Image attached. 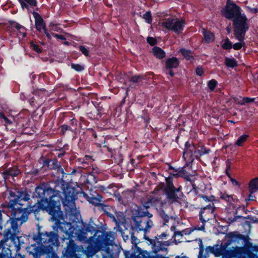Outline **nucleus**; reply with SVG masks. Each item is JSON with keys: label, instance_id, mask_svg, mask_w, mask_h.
Returning <instances> with one entry per match:
<instances>
[{"label": "nucleus", "instance_id": "f257e3e1", "mask_svg": "<svg viewBox=\"0 0 258 258\" xmlns=\"http://www.w3.org/2000/svg\"><path fill=\"white\" fill-rule=\"evenodd\" d=\"M240 238V234L229 233L226 236L225 242L220 245L215 244L213 246L207 247L205 253H204V248L201 242L198 258H207L209 253H213L217 257L223 255L222 258H246L247 249L245 247L236 246Z\"/></svg>", "mask_w": 258, "mask_h": 258}, {"label": "nucleus", "instance_id": "f03ea898", "mask_svg": "<svg viewBox=\"0 0 258 258\" xmlns=\"http://www.w3.org/2000/svg\"><path fill=\"white\" fill-rule=\"evenodd\" d=\"M82 225L83 227L81 228L79 226L75 227L70 223L60 222L57 220L55 225L52 227V229L54 231H57L59 228L62 232L65 233L68 239L77 238L80 241H84L88 239L87 233H93L96 231V225L91 220L88 223H83Z\"/></svg>", "mask_w": 258, "mask_h": 258}, {"label": "nucleus", "instance_id": "7ed1b4c3", "mask_svg": "<svg viewBox=\"0 0 258 258\" xmlns=\"http://www.w3.org/2000/svg\"><path fill=\"white\" fill-rule=\"evenodd\" d=\"M43 202L36 203L34 206H29L27 208L22 209V207L17 205L16 202H9L7 205L9 214L8 219L10 218L11 221H15L17 223L20 222V224L22 225L27 220L30 213L38 212L41 209L46 208V206L43 204Z\"/></svg>", "mask_w": 258, "mask_h": 258}, {"label": "nucleus", "instance_id": "20e7f679", "mask_svg": "<svg viewBox=\"0 0 258 258\" xmlns=\"http://www.w3.org/2000/svg\"><path fill=\"white\" fill-rule=\"evenodd\" d=\"M59 236L54 232L39 233L34 235V239L39 247H35L34 252H31L34 257L38 258L44 253V248L52 247L58 242Z\"/></svg>", "mask_w": 258, "mask_h": 258}, {"label": "nucleus", "instance_id": "39448f33", "mask_svg": "<svg viewBox=\"0 0 258 258\" xmlns=\"http://www.w3.org/2000/svg\"><path fill=\"white\" fill-rule=\"evenodd\" d=\"M221 14L226 18L233 20L234 28L236 24L248 26L247 18L244 14H241L240 8L234 3L227 2L226 6L221 10Z\"/></svg>", "mask_w": 258, "mask_h": 258}, {"label": "nucleus", "instance_id": "423d86ee", "mask_svg": "<svg viewBox=\"0 0 258 258\" xmlns=\"http://www.w3.org/2000/svg\"><path fill=\"white\" fill-rule=\"evenodd\" d=\"M138 214H139V217L134 219L135 228L138 231H144V238L150 240L149 238L146 236V233L149 231L153 226V222L150 219L152 217V214L147 211L143 212L142 209L139 210Z\"/></svg>", "mask_w": 258, "mask_h": 258}, {"label": "nucleus", "instance_id": "0eeeda50", "mask_svg": "<svg viewBox=\"0 0 258 258\" xmlns=\"http://www.w3.org/2000/svg\"><path fill=\"white\" fill-rule=\"evenodd\" d=\"M49 192H51V189H44L41 186H37L35 189L36 196H38L42 199L37 203L44 202L43 204L44 206H46V208L45 209H41V210H46L48 212L49 214L52 216H54L56 213H58L59 207L58 206H54V207L52 208L50 206V202L52 201V199L54 196H50L48 198H47L46 196V194H48Z\"/></svg>", "mask_w": 258, "mask_h": 258}, {"label": "nucleus", "instance_id": "6e6552de", "mask_svg": "<svg viewBox=\"0 0 258 258\" xmlns=\"http://www.w3.org/2000/svg\"><path fill=\"white\" fill-rule=\"evenodd\" d=\"M3 229L4 240L5 242L10 239L14 240L20 232L18 223H17L15 221H11L10 218H8L6 222L3 221L2 230Z\"/></svg>", "mask_w": 258, "mask_h": 258}, {"label": "nucleus", "instance_id": "1a4fd4ad", "mask_svg": "<svg viewBox=\"0 0 258 258\" xmlns=\"http://www.w3.org/2000/svg\"><path fill=\"white\" fill-rule=\"evenodd\" d=\"M103 236V241L106 246L101 249L103 258H114L113 255L116 247L113 244L115 238V233L107 232Z\"/></svg>", "mask_w": 258, "mask_h": 258}, {"label": "nucleus", "instance_id": "9d476101", "mask_svg": "<svg viewBox=\"0 0 258 258\" xmlns=\"http://www.w3.org/2000/svg\"><path fill=\"white\" fill-rule=\"evenodd\" d=\"M167 236H169V235L166 233H162L159 235L156 236V239L153 241L150 239L149 241L152 245V249L154 252L167 251V249L166 247L170 245L171 242L169 240L160 241V239H163Z\"/></svg>", "mask_w": 258, "mask_h": 258}, {"label": "nucleus", "instance_id": "9b49d317", "mask_svg": "<svg viewBox=\"0 0 258 258\" xmlns=\"http://www.w3.org/2000/svg\"><path fill=\"white\" fill-rule=\"evenodd\" d=\"M248 29V26H245L241 24H236L234 28V34L236 39L239 42L235 43L232 47L235 50L240 49L244 45V36L245 33Z\"/></svg>", "mask_w": 258, "mask_h": 258}, {"label": "nucleus", "instance_id": "f8f14e48", "mask_svg": "<svg viewBox=\"0 0 258 258\" xmlns=\"http://www.w3.org/2000/svg\"><path fill=\"white\" fill-rule=\"evenodd\" d=\"M162 26L169 30L179 34L183 30L185 23L183 20L169 18L163 22Z\"/></svg>", "mask_w": 258, "mask_h": 258}, {"label": "nucleus", "instance_id": "ddd939ff", "mask_svg": "<svg viewBox=\"0 0 258 258\" xmlns=\"http://www.w3.org/2000/svg\"><path fill=\"white\" fill-rule=\"evenodd\" d=\"M64 198L62 199V204L69 210H72L75 208V200L76 194L72 188H68L63 191Z\"/></svg>", "mask_w": 258, "mask_h": 258}, {"label": "nucleus", "instance_id": "4468645a", "mask_svg": "<svg viewBox=\"0 0 258 258\" xmlns=\"http://www.w3.org/2000/svg\"><path fill=\"white\" fill-rule=\"evenodd\" d=\"M9 196V202H16L17 205L21 207L23 206L21 201H28L30 199V195L26 190H10Z\"/></svg>", "mask_w": 258, "mask_h": 258}, {"label": "nucleus", "instance_id": "2eb2a0df", "mask_svg": "<svg viewBox=\"0 0 258 258\" xmlns=\"http://www.w3.org/2000/svg\"><path fill=\"white\" fill-rule=\"evenodd\" d=\"M215 210L214 204L210 203L205 207L202 208L200 212V220L202 223L205 224L210 220L213 216Z\"/></svg>", "mask_w": 258, "mask_h": 258}, {"label": "nucleus", "instance_id": "dca6fc26", "mask_svg": "<svg viewBox=\"0 0 258 258\" xmlns=\"http://www.w3.org/2000/svg\"><path fill=\"white\" fill-rule=\"evenodd\" d=\"M197 147L193 144H190L186 142L185 145V149L183 152V158L185 160L192 161L194 158H196Z\"/></svg>", "mask_w": 258, "mask_h": 258}, {"label": "nucleus", "instance_id": "f3484780", "mask_svg": "<svg viewBox=\"0 0 258 258\" xmlns=\"http://www.w3.org/2000/svg\"><path fill=\"white\" fill-rule=\"evenodd\" d=\"M32 15H33L35 19L36 29L39 31H41L42 30H44V29H46L45 24L42 17L36 12H32Z\"/></svg>", "mask_w": 258, "mask_h": 258}, {"label": "nucleus", "instance_id": "a211bd4d", "mask_svg": "<svg viewBox=\"0 0 258 258\" xmlns=\"http://www.w3.org/2000/svg\"><path fill=\"white\" fill-rule=\"evenodd\" d=\"M11 28L17 33V36L19 39L25 37L26 30L23 26L17 23H14L11 24Z\"/></svg>", "mask_w": 258, "mask_h": 258}, {"label": "nucleus", "instance_id": "6ab92c4d", "mask_svg": "<svg viewBox=\"0 0 258 258\" xmlns=\"http://www.w3.org/2000/svg\"><path fill=\"white\" fill-rule=\"evenodd\" d=\"M94 239L95 237L94 236H90L88 239H87V240L83 241L89 244V245L87 247L86 250L84 251V253L87 256H92L96 252V250H95V246L92 244V243L93 241H94Z\"/></svg>", "mask_w": 258, "mask_h": 258}, {"label": "nucleus", "instance_id": "aec40b11", "mask_svg": "<svg viewBox=\"0 0 258 258\" xmlns=\"http://www.w3.org/2000/svg\"><path fill=\"white\" fill-rule=\"evenodd\" d=\"M135 258H154L150 256L149 253L143 250L139 247H136L133 253Z\"/></svg>", "mask_w": 258, "mask_h": 258}, {"label": "nucleus", "instance_id": "412c9836", "mask_svg": "<svg viewBox=\"0 0 258 258\" xmlns=\"http://www.w3.org/2000/svg\"><path fill=\"white\" fill-rule=\"evenodd\" d=\"M84 197H85L88 201L93 205L94 206L96 207H100V205L101 204L102 202V197L99 195L97 194V196L95 197L88 196L86 194L84 193Z\"/></svg>", "mask_w": 258, "mask_h": 258}, {"label": "nucleus", "instance_id": "4be33fe9", "mask_svg": "<svg viewBox=\"0 0 258 258\" xmlns=\"http://www.w3.org/2000/svg\"><path fill=\"white\" fill-rule=\"evenodd\" d=\"M20 173V171L16 168H10L3 172L4 178L5 180L8 179L10 176H16Z\"/></svg>", "mask_w": 258, "mask_h": 258}, {"label": "nucleus", "instance_id": "5701e85b", "mask_svg": "<svg viewBox=\"0 0 258 258\" xmlns=\"http://www.w3.org/2000/svg\"><path fill=\"white\" fill-rule=\"evenodd\" d=\"M45 90L44 89L35 90L33 93L36 97H33V99L36 102H39V104L41 103L45 97Z\"/></svg>", "mask_w": 258, "mask_h": 258}, {"label": "nucleus", "instance_id": "b1692460", "mask_svg": "<svg viewBox=\"0 0 258 258\" xmlns=\"http://www.w3.org/2000/svg\"><path fill=\"white\" fill-rule=\"evenodd\" d=\"M23 9H26L28 11H31L29 9L30 6H37L36 0H18Z\"/></svg>", "mask_w": 258, "mask_h": 258}, {"label": "nucleus", "instance_id": "393cba45", "mask_svg": "<svg viewBox=\"0 0 258 258\" xmlns=\"http://www.w3.org/2000/svg\"><path fill=\"white\" fill-rule=\"evenodd\" d=\"M210 152L211 150L209 148H206L204 146L199 145L198 148H196V159H198L204 155L208 154Z\"/></svg>", "mask_w": 258, "mask_h": 258}, {"label": "nucleus", "instance_id": "a878e982", "mask_svg": "<svg viewBox=\"0 0 258 258\" xmlns=\"http://www.w3.org/2000/svg\"><path fill=\"white\" fill-rule=\"evenodd\" d=\"M44 166L50 169H57L60 167V163L56 159L47 160L44 162Z\"/></svg>", "mask_w": 258, "mask_h": 258}, {"label": "nucleus", "instance_id": "bb28decb", "mask_svg": "<svg viewBox=\"0 0 258 258\" xmlns=\"http://www.w3.org/2000/svg\"><path fill=\"white\" fill-rule=\"evenodd\" d=\"M178 60L174 57L167 59L166 61V66L167 69L175 68L178 66Z\"/></svg>", "mask_w": 258, "mask_h": 258}, {"label": "nucleus", "instance_id": "cd10ccee", "mask_svg": "<svg viewBox=\"0 0 258 258\" xmlns=\"http://www.w3.org/2000/svg\"><path fill=\"white\" fill-rule=\"evenodd\" d=\"M153 54L158 59H162L165 56V51L160 47L155 46L152 49Z\"/></svg>", "mask_w": 258, "mask_h": 258}, {"label": "nucleus", "instance_id": "c85d7f7f", "mask_svg": "<svg viewBox=\"0 0 258 258\" xmlns=\"http://www.w3.org/2000/svg\"><path fill=\"white\" fill-rule=\"evenodd\" d=\"M145 80V77L143 75H138L132 76L130 80V81L137 86H140L143 85V81Z\"/></svg>", "mask_w": 258, "mask_h": 258}, {"label": "nucleus", "instance_id": "c756f323", "mask_svg": "<svg viewBox=\"0 0 258 258\" xmlns=\"http://www.w3.org/2000/svg\"><path fill=\"white\" fill-rule=\"evenodd\" d=\"M219 197L221 199L226 201L230 204H233L234 202L232 195H229L225 191L220 192Z\"/></svg>", "mask_w": 258, "mask_h": 258}, {"label": "nucleus", "instance_id": "7c9ffc66", "mask_svg": "<svg viewBox=\"0 0 258 258\" xmlns=\"http://www.w3.org/2000/svg\"><path fill=\"white\" fill-rule=\"evenodd\" d=\"M203 34L204 35V40L206 42L209 43L213 41L214 39V35L210 31H207L205 29H203Z\"/></svg>", "mask_w": 258, "mask_h": 258}, {"label": "nucleus", "instance_id": "2f4dec72", "mask_svg": "<svg viewBox=\"0 0 258 258\" xmlns=\"http://www.w3.org/2000/svg\"><path fill=\"white\" fill-rule=\"evenodd\" d=\"M116 218V226L119 227L121 225L123 224L125 222V217L123 214L120 212L115 214Z\"/></svg>", "mask_w": 258, "mask_h": 258}, {"label": "nucleus", "instance_id": "473e14b6", "mask_svg": "<svg viewBox=\"0 0 258 258\" xmlns=\"http://www.w3.org/2000/svg\"><path fill=\"white\" fill-rule=\"evenodd\" d=\"M249 188L251 193L255 192L258 189V178H255L250 181Z\"/></svg>", "mask_w": 258, "mask_h": 258}, {"label": "nucleus", "instance_id": "72a5a7b5", "mask_svg": "<svg viewBox=\"0 0 258 258\" xmlns=\"http://www.w3.org/2000/svg\"><path fill=\"white\" fill-rule=\"evenodd\" d=\"M179 51H180L183 56L187 60H191L194 59L193 56L192 55V52L190 50H187L184 48H181Z\"/></svg>", "mask_w": 258, "mask_h": 258}, {"label": "nucleus", "instance_id": "f704fd0d", "mask_svg": "<svg viewBox=\"0 0 258 258\" xmlns=\"http://www.w3.org/2000/svg\"><path fill=\"white\" fill-rule=\"evenodd\" d=\"M179 189H172L171 190H166L167 198L171 200L172 201H175L177 199V196L175 192H178Z\"/></svg>", "mask_w": 258, "mask_h": 258}, {"label": "nucleus", "instance_id": "c9c22d12", "mask_svg": "<svg viewBox=\"0 0 258 258\" xmlns=\"http://www.w3.org/2000/svg\"><path fill=\"white\" fill-rule=\"evenodd\" d=\"M148 199L153 206H157L158 204H161V198L157 196H150Z\"/></svg>", "mask_w": 258, "mask_h": 258}, {"label": "nucleus", "instance_id": "e433bc0d", "mask_svg": "<svg viewBox=\"0 0 258 258\" xmlns=\"http://www.w3.org/2000/svg\"><path fill=\"white\" fill-rule=\"evenodd\" d=\"M166 182L167 184V186L165 188V190L167 191V190H176L177 188H175L173 184L172 178L171 177H168L166 178ZM178 189H179L178 188Z\"/></svg>", "mask_w": 258, "mask_h": 258}, {"label": "nucleus", "instance_id": "4c0bfd02", "mask_svg": "<svg viewBox=\"0 0 258 258\" xmlns=\"http://www.w3.org/2000/svg\"><path fill=\"white\" fill-rule=\"evenodd\" d=\"M225 63L226 66L231 68H234L237 65V61L234 58H226Z\"/></svg>", "mask_w": 258, "mask_h": 258}, {"label": "nucleus", "instance_id": "58836bf2", "mask_svg": "<svg viewBox=\"0 0 258 258\" xmlns=\"http://www.w3.org/2000/svg\"><path fill=\"white\" fill-rule=\"evenodd\" d=\"M248 137V136L247 135H242L240 136L235 143L236 145L238 146H241L242 144L247 140Z\"/></svg>", "mask_w": 258, "mask_h": 258}, {"label": "nucleus", "instance_id": "ea45409f", "mask_svg": "<svg viewBox=\"0 0 258 258\" xmlns=\"http://www.w3.org/2000/svg\"><path fill=\"white\" fill-rule=\"evenodd\" d=\"M79 48L80 51H81L85 56H88L89 55V50L87 47L85 46V45H80Z\"/></svg>", "mask_w": 258, "mask_h": 258}, {"label": "nucleus", "instance_id": "a19ab883", "mask_svg": "<svg viewBox=\"0 0 258 258\" xmlns=\"http://www.w3.org/2000/svg\"><path fill=\"white\" fill-rule=\"evenodd\" d=\"M222 47L225 49H229L232 47V44L228 39H226L222 44Z\"/></svg>", "mask_w": 258, "mask_h": 258}, {"label": "nucleus", "instance_id": "79ce46f5", "mask_svg": "<svg viewBox=\"0 0 258 258\" xmlns=\"http://www.w3.org/2000/svg\"><path fill=\"white\" fill-rule=\"evenodd\" d=\"M143 18L148 24L152 23L151 13L150 11L146 12L143 15Z\"/></svg>", "mask_w": 258, "mask_h": 258}, {"label": "nucleus", "instance_id": "37998d69", "mask_svg": "<svg viewBox=\"0 0 258 258\" xmlns=\"http://www.w3.org/2000/svg\"><path fill=\"white\" fill-rule=\"evenodd\" d=\"M159 216L164 220L165 223L168 222L170 217L164 211L159 212Z\"/></svg>", "mask_w": 258, "mask_h": 258}, {"label": "nucleus", "instance_id": "c03bdc74", "mask_svg": "<svg viewBox=\"0 0 258 258\" xmlns=\"http://www.w3.org/2000/svg\"><path fill=\"white\" fill-rule=\"evenodd\" d=\"M199 196L204 199L205 202H209V204L210 203H213V201L215 200V197L213 196L208 197L207 196L205 195H199Z\"/></svg>", "mask_w": 258, "mask_h": 258}, {"label": "nucleus", "instance_id": "a18cd8bd", "mask_svg": "<svg viewBox=\"0 0 258 258\" xmlns=\"http://www.w3.org/2000/svg\"><path fill=\"white\" fill-rule=\"evenodd\" d=\"M217 85V82L215 80H211L208 83V87L211 91L214 90Z\"/></svg>", "mask_w": 258, "mask_h": 258}, {"label": "nucleus", "instance_id": "49530a36", "mask_svg": "<svg viewBox=\"0 0 258 258\" xmlns=\"http://www.w3.org/2000/svg\"><path fill=\"white\" fill-rule=\"evenodd\" d=\"M130 233L131 237V242L136 247H137V244L139 242V240L136 238V236H135L133 231H131Z\"/></svg>", "mask_w": 258, "mask_h": 258}, {"label": "nucleus", "instance_id": "de8ad7c7", "mask_svg": "<svg viewBox=\"0 0 258 258\" xmlns=\"http://www.w3.org/2000/svg\"><path fill=\"white\" fill-rule=\"evenodd\" d=\"M71 67L72 69H73L75 70H76L77 71H78V72H81L84 69V66H81V65L78 64L72 63Z\"/></svg>", "mask_w": 258, "mask_h": 258}, {"label": "nucleus", "instance_id": "09e8293b", "mask_svg": "<svg viewBox=\"0 0 258 258\" xmlns=\"http://www.w3.org/2000/svg\"><path fill=\"white\" fill-rule=\"evenodd\" d=\"M152 206L153 205L151 204V203H150V201H149V200H148L144 204L143 208L141 207L139 209H138V210L142 209L143 211H147L148 212L147 209Z\"/></svg>", "mask_w": 258, "mask_h": 258}, {"label": "nucleus", "instance_id": "8fccbe9b", "mask_svg": "<svg viewBox=\"0 0 258 258\" xmlns=\"http://www.w3.org/2000/svg\"><path fill=\"white\" fill-rule=\"evenodd\" d=\"M30 47L38 53H40L41 52V49L39 48V45L35 44L33 42H31Z\"/></svg>", "mask_w": 258, "mask_h": 258}, {"label": "nucleus", "instance_id": "3c124183", "mask_svg": "<svg viewBox=\"0 0 258 258\" xmlns=\"http://www.w3.org/2000/svg\"><path fill=\"white\" fill-rule=\"evenodd\" d=\"M99 208H101V209L107 215V213H110L108 211L110 210V207H109L108 205H104L102 203L100 205Z\"/></svg>", "mask_w": 258, "mask_h": 258}, {"label": "nucleus", "instance_id": "603ef678", "mask_svg": "<svg viewBox=\"0 0 258 258\" xmlns=\"http://www.w3.org/2000/svg\"><path fill=\"white\" fill-rule=\"evenodd\" d=\"M230 169V161L229 160H228L226 161V173L227 176L230 178L231 177L230 173L229 172V170Z\"/></svg>", "mask_w": 258, "mask_h": 258}, {"label": "nucleus", "instance_id": "864d4df0", "mask_svg": "<svg viewBox=\"0 0 258 258\" xmlns=\"http://www.w3.org/2000/svg\"><path fill=\"white\" fill-rule=\"evenodd\" d=\"M254 99H255L253 98H248V97H244L242 99V100H243V101H244V102L240 103V104L242 105L245 103L252 102L254 101Z\"/></svg>", "mask_w": 258, "mask_h": 258}, {"label": "nucleus", "instance_id": "5fc2aeb1", "mask_svg": "<svg viewBox=\"0 0 258 258\" xmlns=\"http://www.w3.org/2000/svg\"><path fill=\"white\" fill-rule=\"evenodd\" d=\"M114 197L119 201L120 204H123L124 203L122 197L119 194H115L114 195Z\"/></svg>", "mask_w": 258, "mask_h": 258}, {"label": "nucleus", "instance_id": "6e6d98bb", "mask_svg": "<svg viewBox=\"0 0 258 258\" xmlns=\"http://www.w3.org/2000/svg\"><path fill=\"white\" fill-rule=\"evenodd\" d=\"M147 40L148 43L150 44L151 46H154L156 43V40L154 38L151 37H148Z\"/></svg>", "mask_w": 258, "mask_h": 258}, {"label": "nucleus", "instance_id": "4d7b16f0", "mask_svg": "<svg viewBox=\"0 0 258 258\" xmlns=\"http://www.w3.org/2000/svg\"><path fill=\"white\" fill-rule=\"evenodd\" d=\"M50 30L53 31H57L58 32L61 29L58 27L56 24H51L50 25Z\"/></svg>", "mask_w": 258, "mask_h": 258}, {"label": "nucleus", "instance_id": "13d9d810", "mask_svg": "<svg viewBox=\"0 0 258 258\" xmlns=\"http://www.w3.org/2000/svg\"><path fill=\"white\" fill-rule=\"evenodd\" d=\"M191 232V231H189V230H187V233L185 232V231H182V232H175L174 233V235L175 236H177V235H180V236H182L183 235V233L185 234H190Z\"/></svg>", "mask_w": 258, "mask_h": 258}, {"label": "nucleus", "instance_id": "bf43d9fd", "mask_svg": "<svg viewBox=\"0 0 258 258\" xmlns=\"http://www.w3.org/2000/svg\"><path fill=\"white\" fill-rule=\"evenodd\" d=\"M196 74L198 76H202L203 74V69L201 67H198L196 70Z\"/></svg>", "mask_w": 258, "mask_h": 258}, {"label": "nucleus", "instance_id": "052dcab7", "mask_svg": "<svg viewBox=\"0 0 258 258\" xmlns=\"http://www.w3.org/2000/svg\"><path fill=\"white\" fill-rule=\"evenodd\" d=\"M247 9L250 12L253 14L256 13L258 12V9L256 8H251L250 7L247 6Z\"/></svg>", "mask_w": 258, "mask_h": 258}, {"label": "nucleus", "instance_id": "680f3d73", "mask_svg": "<svg viewBox=\"0 0 258 258\" xmlns=\"http://www.w3.org/2000/svg\"><path fill=\"white\" fill-rule=\"evenodd\" d=\"M52 36L53 37H55L57 39H59L60 40H66V38L64 37V36L61 35H59L57 34H52Z\"/></svg>", "mask_w": 258, "mask_h": 258}, {"label": "nucleus", "instance_id": "e2e57ef3", "mask_svg": "<svg viewBox=\"0 0 258 258\" xmlns=\"http://www.w3.org/2000/svg\"><path fill=\"white\" fill-rule=\"evenodd\" d=\"M43 31H44V33H45V34L46 35L47 38H48V39L50 40L51 39V35H52L53 33H49L46 29H44V30H43Z\"/></svg>", "mask_w": 258, "mask_h": 258}, {"label": "nucleus", "instance_id": "0e129e2a", "mask_svg": "<svg viewBox=\"0 0 258 258\" xmlns=\"http://www.w3.org/2000/svg\"><path fill=\"white\" fill-rule=\"evenodd\" d=\"M107 216L108 217H109L112 220V221L113 222L115 223V224H116V218H115V215H113L112 214H111V213H107Z\"/></svg>", "mask_w": 258, "mask_h": 258}, {"label": "nucleus", "instance_id": "69168bd1", "mask_svg": "<svg viewBox=\"0 0 258 258\" xmlns=\"http://www.w3.org/2000/svg\"><path fill=\"white\" fill-rule=\"evenodd\" d=\"M124 255L125 258H132L133 257H134L133 253L131 254L128 251H125Z\"/></svg>", "mask_w": 258, "mask_h": 258}, {"label": "nucleus", "instance_id": "338daca9", "mask_svg": "<svg viewBox=\"0 0 258 258\" xmlns=\"http://www.w3.org/2000/svg\"><path fill=\"white\" fill-rule=\"evenodd\" d=\"M231 181L233 185H238V182L234 179L232 177L230 178Z\"/></svg>", "mask_w": 258, "mask_h": 258}, {"label": "nucleus", "instance_id": "774afa93", "mask_svg": "<svg viewBox=\"0 0 258 258\" xmlns=\"http://www.w3.org/2000/svg\"><path fill=\"white\" fill-rule=\"evenodd\" d=\"M248 255L250 258H258V256L253 253H250Z\"/></svg>", "mask_w": 258, "mask_h": 258}]
</instances>
